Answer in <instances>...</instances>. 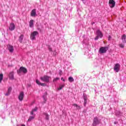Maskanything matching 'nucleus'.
I'll return each instance as SVG.
<instances>
[{
	"label": "nucleus",
	"instance_id": "25",
	"mask_svg": "<svg viewBox=\"0 0 126 126\" xmlns=\"http://www.w3.org/2000/svg\"><path fill=\"white\" fill-rule=\"evenodd\" d=\"M83 96L84 100H87V95L86 94H83Z\"/></svg>",
	"mask_w": 126,
	"mask_h": 126
},
{
	"label": "nucleus",
	"instance_id": "13",
	"mask_svg": "<svg viewBox=\"0 0 126 126\" xmlns=\"http://www.w3.org/2000/svg\"><path fill=\"white\" fill-rule=\"evenodd\" d=\"M31 16H36V9H33L31 13Z\"/></svg>",
	"mask_w": 126,
	"mask_h": 126
},
{
	"label": "nucleus",
	"instance_id": "3",
	"mask_svg": "<svg viewBox=\"0 0 126 126\" xmlns=\"http://www.w3.org/2000/svg\"><path fill=\"white\" fill-rule=\"evenodd\" d=\"M108 50H109L108 47H101L99 48V54H106Z\"/></svg>",
	"mask_w": 126,
	"mask_h": 126
},
{
	"label": "nucleus",
	"instance_id": "26",
	"mask_svg": "<svg viewBox=\"0 0 126 126\" xmlns=\"http://www.w3.org/2000/svg\"><path fill=\"white\" fill-rule=\"evenodd\" d=\"M84 106L86 107V104H87V100H84Z\"/></svg>",
	"mask_w": 126,
	"mask_h": 126
},
{
	"label": "nucleus",
	"instance_id": "7",
	"mask_svg": "<svg viewBox=\"0 0 126 126\" xmlns=\"http://www.w3.org/2000/svg\"><path fill=\"white\" fill-rule=\"evenodd\" d=\"M109 6L111 8H113V7H115V5H116V1L114 0H109Z\"/></svg>",
	"mask_w": 126,
	"mask_h": 126
},
{
	"label": "nucleus",
	"instance_id": "14",
	"mask_svg": "<svg viewBox=\"0 0 126 126\" xmlns=\"http://www.w3.org/2000/svg\"><path fill=\"white\" fill-rule=\"evenodd\" d=\"M11 90H12V89L11 87H9L8 88L7 92L5 94V96H8L10 94V93L11 92Z\"/></svg>",
	"mask_w": 126,
	"mask_h": 126
},
{
	"label": "nucleus",
	"instance_id": "30",
	"mask_svg": "<svg viewBox=\"0 0 126 126\" xmlns=\"http://www.w3.org/2000/svg\"><path fill=\"white\" fill-rule=\"evenodd\" d=\"M83 1V3L85 4L87 0H81Z\"/></svg>",
	"mask_w": 126,
	"mask_h": 126
},
{
	"label": "nucleus",
	"instance_id": "35",
	"mask_svg": "<svg viewBox=\"0 0 126 126\" xmlns=\"http://www.w3.org/2000/svg\"><path fill=\"white\" fill-rule=\"evenodd\" d=\"M21 126H25V125L23 124V125H21Z\"/></svg>",
	"mask_w": 126,
	"mask_h": 126
},
{
	"label": "nucleus",
	"instance_id": "33",
	"mask_svg": "<svg viewBox=\"0 0 126 126\" xmlns=\"http://www.w3.org/2000/svg\"><path fill=\"white\" fill-rule=\"evenodd\" d=\"M53 55H54V56H57V53H56L55 54L54 53Z\"/></svg>",
	"mask_w": 126,
	"mask_h": 126
},
{
	"label": "nucleus",
	"instance_id": "15",
	"mask_svg": "<svg viewBox=\"0 0 126 126\" xmlns=\"http://www.w3.org/2000/svg\"><path fill=\"white\" fill-rule=\"evenodd\" d=\"M29 26H30V28H32V27H33V26H34V20H31L29 22Z\"/></svg>",
	"mask_w": 126,
	"mask_h": 126
},
{
	"label": "nucleus",
	"instance_id": "27",
	"mask_svg": "<svg viewBox=\"0 0 126 126\" xmlns=\"http://www.w3.org/2000/svg\"><path fill=\"white\" fill-rule=\"evenodd\" d=\"M60 79V78H56L53 80V82H56V81H58Z\"/></svg>",
	"mask_w": 126,
	"mask_h": 126
},
{
	"label": "nucleus",
	"instance_id": "11",
	"mask_svg": "<svg viewBox=\"0 0 126 126\" xmlns=\"http://www.w3.org/2000/svg\"><path fill=\"white\" fill-rule=\"evenodd\" d=\"M9 78H10V79H11L12 80H13V79H14V72L12 71L9 73Z\"/></svg>",
	"mask_w": 126,
	"mask_h": 126
},
{
	"label": "nucleus",
	"instance_id": "6",
	"mask_svg": "<svg viewBox=\"0 0 126 126\" xmlns=\"http://www.w3.org/2000/svg\"><path fill=\"white\" fill-rule=\"evenodd\" d=\"M120 68H121V65L119 63H116L114 65V70L116 71V72H118L120 71Z\"/></svg>",
	"mask_w": 126,
	"mask_h": 126
},
{
	"label": "nucleus",
	"instance_id": "5",
	"mask_svg": "<svg viewBox=\"0 0 126 126\" xmlns=\"http://www.w3.org/2000/svg\"><path fill=\"white\" fill-rule=\"evenodd\" d=\"M37 35H39V32L37 31H34L33 32H32L31 34V40H36V36Z\"/></svg>",
	"mask_w": 126,
	"mask_h": 126
},
{
	"label": "nucleus",
	"instance_id": "32",
	"mask_svg": "<svg viewBox=\"0 0 126 126\" xmlns=\"http://www.w3.org/2000/svg\"><path fill=\"white\" fill-rule=\"evenodd\" d=\"M61 80H63V81H65L64 79H63V78H62Z\"/></svg>",
	"mask_w": 126,
	"mask_h": 126
},
{
	"label": "nucleus",
	"instance_id": "20",
	"mask_svg": "<svg viewBox=\"0 0 126 126\" xmlns=\"http://www.w3.org/2000/svg\"><path fill=\"white\" fill-rule=\"evenodd\" d=\"M63 87H64V84H63V85H60L59 86V87L58 88V90L60 91V90H62V89H63Z\"/></svg>",
	"mask_w": 126,
	"mask_h": 126
},
{
	"label": "nucleus",
	"instance_id": "12",
	"mask_svg": "<svg viewBox=\"0 0 126 126\" xmlns=\"http://www.w3.org/2000/svg\"><path fill=\"white\" fill-rule=\"evenodd\" d=\"M35 82H36V83L37 84H38V85H41V86H46V84H45V83H42L40 82V81H38V79H36V80H35Z\"/></svg>",
	"mask_w": 126,
	"mask_h": 126
},
{
	"label": "nucleus",
	"instance_id": "28",
	"mask_svg": "<svg viewBox=\"0 0 126 126\" xmlns=\"http://www.w3.org/2000/svg\"><path fill=\"white\" fill-rule=\"evenodd\" d=\"M119 46L120 47V48H125V44H119Z\"/></svg>",
	"mask_w": 126,
	"mask_h": 126
},
{
	"label": "nucleus",
	"instance_id": "24",
	"mask_svg": "<svg viewBox=\"0 0 126 126\" xmlns=\"http://www.w3.org/2000/svg\"><path fill=\"white\" fill-rule=\"evenodd\" d=\"M3 79V74H0V83H1V81Z\"/></svg>",
	"mask_w": 126,
	"mask_h": 126
},
{
	"label": "nucleus",
	"instance_id": "29",
	"mask_svg": "<svg viewBox=\"0 0 126 126\" xmlns=\"http://www.w3.org/2000/svg\"><path fill=\"white\" fill-rule=\"evenodd\" d=\"M48 50L50 52H53V49L51 47H49Z\"/></svg>",
	"mask_w": 126,
	"mask_h": 126
},
{
	"label": "nucleus",
	"instance_id": "16",
	"mask_svg": "<svg viewBox=\"0 0 126 126\" xmlns=\"http://www.w3.org/2000/svg\"><path fill=\"white\" fill-rule=\"evenodd\" d=\"M126 34H123L122 36V40L123 43H126Z\"/></svg>",
	"mask_w": 126,
	"mask_h": 126
},
{
	"label": "nucleus",
	"instance_id": "19",
	"mask_svg": "<svg viewBox=\"0 0 126 126\" xmlns=\"http://www.w3.org/2000/svg\"><path fill=\"white\" fill-rule=\"evenodd\" d=\"M43 115L45 116V120H46L47 121H49V114H48V113H44Z\"/></svg>",
	"mask_w": 126,
	"mask_h": 126
},
{
	"label": "nucleus",
	"instance_id": "22",
	"mask_svg": "<svg viewBox=\"0 0 126 126\" xmlns=\"http://www.w3.org/2000/svg\"><path fill=\"white\" fill-rule=\"evenodd\" d=\"M68 80L69 82H73V81H74V79L72 77H70L68 78Z\"/></svg>",
	"mask_w": 126,
	"mask_h": 126
},
{
	"label": "nucleus",
	"instance_id": "34",
	"mask_svg": "<svg viewBox=\"0 0 126 126\" xmlns=\"http://www.w3.org/2000/svg\"><path fill=\"white\" fill-rule=\"evenodd\" d=\"M114 124H115V125H117V122H114Z\"/></svg>",
	"mask_w": 126,
	"mask_h": 126
},
{
	"label": "nucleus",
	"instance_id": "17",
	"mask_svg": "<svg viewBox=\"0 0 126 126\" xmlns=\"http://www.w3.org/2000/svg\"><path fill=\"white\" fill-rule=\"evenodd\" d=\"M38 110V107H36L33 109L32 110V111L31 112V115H34V112H37V110Z\"/></svg>",
	"mask_w": 126,
	"mask_h": 126
},
{
	"label": "nucleus",
	"instance_id": "31",
	"mask_svg": "<svg viewBox=\"0 0 126 126\" xmlns=\"http://www.w3.org/2000/svg\"><path fill=\"white\" fill-rule=\"evenodd\" d=\"M111 36L110 35H109V36H108V40H109V41H110V40H111Z\"/></svg>",
	"mask_w": 126,
	"mask_h": 126
},
{
	"label": "nucleus",
	"instance_id": "10",
	"mask_svg": "<svg viewBox=\"0 0 126 126\" xmlns=\"http://www.w3.org/2000/svg\"><path fill=\"white\" fill-rule=\"evenodd\" d=\"M15 29V25L13 23H11L9 27V30L10 31H13Z\"/></svg>",
	"mask_w": 126,
	"mask_h": 126
},
{
	"label": "nucleus",
	"instance_id": "1",
	"mask_svg": "<svg viewBox=\"0 0 126 126\" xmlns=\"http://www.w3.org/2000/svg\"><path fill=\"white\" fill-rule=\"evenodd\" d=\"M40 79L41 80V81H43V82L49 83V82H50V80L52 79V77L48 75H44L43 77H41L40 78Z\"/></svg>",
	"mask_w": 126,
	"mask_h": 126
},
{
	"label": "nucleus",
	"instance_id": "9",
	"mask_svg": "<svg viewBox=\"0 0 126 126\" xmlns=\"http://www.w3.org/2000/svg\"><path fill=\"white\" fill-rule=\"evenodd\" d=\"M7 48L10 53H13V51H14V49L13 48V46L12 45H8L7 46Z\"/></svg>",
	"mask_w": 126,
	"mask_h": 126
},
{
	"label": "nucleus",
	"instance_id": "21",
	"mask_svg": "<svg viewBox=\"0 0 126 126\" xmlns=\"http://www.w3.org/2000/svg\"><path fill=\"white\" fill-rule=\"evenodd\" d=\"M23 35L21 34L20 36L19 37V41L20 42V43H22V40H23Z\"/></svg>",
	"mask_w": 126,
	"mask_h": 126
},
{
	"label": "nucleus",
	"instance_id": "4",
	"mask_svg": "<svg viewBox=\"0 0 126 126\" xmlns=\"http://www.w3.org/2000/svg\"><path fill=\"white\" fill-rule=\"evenodd\" d=\"M103 37V33L99 30L96 31V36L95 37L94 40H98L99 38Z\"/></svg>",
	"mask_w": 126,
	"mask_h": 126
},
{
	"label": "nucleus",
	"instance_id": "18",
	"mask_svg": "<svg viewBox=\"0 0 126 126\" xmlns=\"http://www.w3.org/2000/svg\"><path fill=\"white\" fill-rule=\"evenodd\" d=\"M72 106H73L74 107H76L77 110H79V109H81V108L80 107V106L78 105V104L76 103L73 104Z\"/></svg>",
	"mask_w": 126,
	"mask_h": 126
},
{
	"label": "nucleus",
	"instance_id": "2",
	"mask_svg": "<svg viewBox=\"0 0 126 126\" xmlns=\"http://www.w3.org/2000/svg\"><path fill=\"white\" fill-rule=\"evenodd\" d=\"M17 72L18 75H21V73H22L25 74V73H27V69L23 66H22L20 67L19 70H17Z\"/></svg>",
	"mask_w": 126,
	"mask_h": 126
},
{
	"label": "nucleus",
	"instance_id": "23",
	"mask_svg": "<svg viewBox=\"0 0 126 126\" xmlns=\"http://www.w3.org/2000/svg\"><path fill=\"white\" fill-rule=\"evenodd\" d=\"M35 117L34 116H30L29 119H28V122H31L32 120H33L34 119Z\"/></svg>",
	"mask_w": 126,
	"mask_h": 126
},
{
	"label": "nucleus",
	"instance_id": "8",
	"mask_svg": "<svg viewBox=\"0 0 126 126\" xmlns=\"http://www.w3.org/2000/svg\"><path fill=\"white\" fill-rule=\"evenodd\" d=\"M18 98L19 101H22V100H23V98H24V93H23V92H21L20 93Z\"/></svg>",
	"mask_w": 126,
	"mask_h": 126
}]
</instances>
